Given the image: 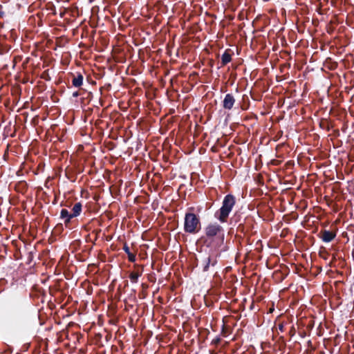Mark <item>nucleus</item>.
<instances>
[{"instance_id": "423d86ee", "label": "nucleus", "mask_w": 354, "mask_h": 354, "mask_svg": "<svg viewBox=\"0 0 354 354\" xmlns=\"http://www.w3.org/2000/svg\"><path fill=\"white\" fill-rule=\"evenodd\" d=\"M60 216L62 218L65 219V223H69L71 219L73 218V216H72V214H70L66 209H62L61 210Z\"/></svg>"}, {"instance_id": "f03ea898", "label": "nucleus", "mask_w": 354, "mask_h": 354, "mask_svg": "<svg viewBox=\"0 0 354 354\" xmlns=\"http://www.w3.org/2000/svg\"><path fill=\"white\" fill-rule=\"evenodd\" d=\"M201 228L199 218L192 212H187L184 219V230L187 233L195 234Z\"/></svg>"}, {"instance_id": "f8f14e48", "label": "nucleus", "mask_w": 354, "mask_h": 354, "mask_svg": "<svg viewBox=\"0 0 354 354\" xmlns=\"http://www.w3.org/2000/svg\"><path fill=\"white\" fill-rule=\"evenodd\" d=\"M73 95L74 97H76V96H77V95H78V93H77V92H75V93H73Z\"/></svg>"}, {"instance_id": "39448f33", "label": "nucleus", "mask_w": 354, "mask_h": 354, "mask_svg": "<svg viewBox=\"0 0 354 354\" xmlns=\"http://www.w3.org/2000/svg\"><path fill=\"white\" fill-rule=\"evenodd\" d=\"M335 236L336 235L335 233L330 231L324 230L322 234V239L324 242L328 243L330 242L335 237Z\"/></svg>"}, {"instance_id": "20e7f679", "label": "nucleus", "mask_w": 354, "mask_h": 354, "mask_svg": "<svg viewBox=\"0 0 354 354\" xmlns=\"http://www.w3.org/2000/svg\"><path fill=\"white\" fill-rule=\"evenodd\" d=\"M235 99L234 96L232 94L228 93L225 95L224 97V100L223 101V106L225 109L230 110L233 107Z\"/></svg>"}, {"instance_id": "ddd939ff", "label": "nucleus", "mask_w": 354, "mask_h": 354, "mask_svg": "<svg viewBox=\"0 0 354 354\" xmlns=\"http://www.w3.org/2000/svg\"><path fill=\"white\" fill-rule=\"evenodd\" d=\"M207 267H208V264L205 267V270H206Z\"/></svg>"}, {"instance_id": "7ed1b4c3", "label": "nucleus", "mask_w": 354, "mask_h": 354, "mask_svg": "<svg viewBox=\"0 0 354 354\" xmlns=\"http://www.w3.org/2000/svg\"><path fill=\"white\" fill-rule=\"evenodd\" d=\"M205 234L208 237H213L219 234L222 230V227L216 223H210L205 227Z\"/></svg>"}, {"instance_id": "9d476101", "label": "nucleus", "mask_w": 354, "mask_h": 354, "mask_svg": "<svg viewBox=\"0 0 354 354\" xmlns=\"http://www.w3.org/2000/svg\"><path fill=\"white\" fill-rule=\"evenodd\" d=\"M231 55L228 53H224L221 57V62L223 65L228 64L231 61Z\"/></svg>"}, {"instance_id": "0eeeda50", "label": "nucleus", "mask_w": 354, "mask_h": 354, "mask_svg": "<svg viewBox=\"0 0 354 354\" xmlns=\"http://www.w3.org/2000/svg\"><path fill=\"white\" fill-rule=\"evenodd\" d=\"M72 216L76 217L79 216L82 212V204L80 203H75L72 209Z\"/></svg>"}, {"instance_id": "f257e3e1", "label": "nucleus", "mask_w": 354, "mask_h": 354, "mask_svg": "<svg viewBox=\"0 0 354 354\" xmlns=\"http://www.w3.org/2000/svg\"><path fill=\"white\" fill-rule=\"evenodd\" d=\"M235 203L236 199L233 195H226L223 201L222 206L214 214L215 218L221 223L226 222Z\"/></svg>"}, {"instance_id": "1a4fd4ad", "label": "nucleus", "mask_w": 354, "mask_h": 354, "mask_svg": "<svg viewBox=\"0 0 354 354\" xmlns=\"http://www.w3.org/2000/svg\"><path fill=\"white\" fill-rule=\"evenodd\" d=\"M123 250L128 254L129 260L131 262H134L136 261V256L130 252L129 246L125 244L123 247Z\"/></svg>"}, {"instance_id": "6e6552de", "label": "nucleus", "mask_w": 354, "mask_h": 354, "mask_svg": "<svg viewBox=\"0 0 354 354\" xmlns=\"http://www.w3.org/2000/svg\"><path fill=\"white\" fill-rule=\"evenodd\" d=\"M73 85L75 87H80L83 84V76L79 74L77 77H75L72 81Z\"/></svg>"}, {"instance_id": "9b49d317", "label": "nucleus", "mask_w": 354, "mask_h": 354, "mask_svg": "<svg viewBox=\"0 0 354 354\" xmlns=\"http://www.w3.org/2000/svg\"><path fill=\"white\" fill-rule=\"evenodd\" d=\"M140 274L138 272H132L129 274V279L132 283H137Z\"/></svg>"}]
</instances>
